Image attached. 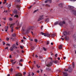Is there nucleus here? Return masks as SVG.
Here are the masks:
<instances>
[{
    "label": "nucleus",
    "instance_id": "nucleus-61",
    "mask_svg": "<svg viewBox=\"0 0 76 76\" xmlns=\"http://www.w3.org/2000/svg\"><path fill=\"white\" fill-rule=\"evenodd\" d=\"M66 57H64L63 58L64 60H65V59H66Z\"/></svg>",
    "mask_w": 76,
    "mask_h": 76
},
{
    "label": "nucleus",
    "instance_id": "nucleus-24",
    "mask_svg": "<svg viewBox=\"0 0 76 76\" xmlns=\"http://www.w3.org/2000/svg\"><path fill=\"white\" fill-rule=\"evenodd\" d=\"M31 50H34V49H35V47L33 46H32L31 47Z\"/></svg>",
    "mask_w": 76,
    "mask_h": 76
},
{
    "label": "nucleus",
    "instance_id": "nucleus-64",
    "mask_svg": "<svg viewBox=\"0 0 76 76\" xmlns=\"http://www.w3.org/2000/svg\"><path fill=\"white\" fill-rule=\"evenodd\" d=\"M31 76V74H30L29 73L28 76Z\"/></svg>",
    "mask_w": 76,
    "mask_h": 76
},
{
    "label": "nucleus",
    "instance_id": "nucleus-35",
    "mask_svg": "<svg viewBox=\"0 0 76 76\" xmlns=\"http://www.w3.org/2000/svg\"><path fill=\"white\" fill-rule=\"evenodd\" d=\"M36 66L38 69H39V68H40V66H38V64H37Z\"/></svg>",
    "mask_w": 76,
    "mask_h": 76
},
{
    "label": "nucleus",
    "instance_id": "nucleus-28",
    "mask_svg": "<svg viewBox=\"0 0 76 76\" xmlns=\"http://www.w3.org/2000/svg\"><path fill=\"white\" fill-rule=\"evenodd\" d=\"M62 48V46L61 45H60L59 47V49H61Z\"/></svg>",
    "mask_w": 76,
    "mask_h": 76
},
{
    "label": "nucleus",
    "instance_id": "nucleus-41",
    "mask_svg": "<svg viewBox=\"0 0 76 76\" xmlns=\"http://www.w3.org/2000/svg\"><path fill=\"white\" fill-rule=\"evenodd\" d=\"M38 10H35L34 11V13H35V12H37V11H38Z\"/></svg>",
    "mask_w": 76,
    "mask_h": 76
},
{
    "label": "nucleus",
    "instance_id": "nucleus-63",
    "mask_svg": "<svg viewBox=\"0 0 76 76\" xmlns=\"http://www.w3.org/2000/svg\"><path fill=\"white\" fill-rule=\"evenodd\" d=\"M19 23H18L17 24V26H19Z\"/></svg>",
    "mask_w": 76,
    "mask_h": 76
},
{
    "label": "nucleus",
    "instance_id": "nucleus-40",
    "mask_svg": "<svg viewBox=\"0 0 76 76\" xmlns=\"http://www.w3.org/2000/svg\"><path fill=\"white\" fill-rule=\"evenodd\" d=\"M16 36V34L14 33L12 34V37H15Z\"/></svg>",
    "mask_w": 76,
    "mask_h": 76
},
{
    "label": "nucleus",
    "instance_id": "nucleus-50",
    "mask_svg": "<svg viewBox=\"0 0 76 76\" xmlns=\"http://www.w3.org/2000/svg\"><path fill=\"white\" fill-rule=\"evenodd\" d=\"M69 1H76V0H68Z\"/></svg>",
    "mask_w": 76,
    "mask_h": 76
},
{
    "label": "nucleus",
    "instance_id": "nucleus-32",
    "mask_svg": "<svg viewBox=\"0 0 76 76\" xmlns=\"http://www.w3.org/2000/svg\"><path fill=\"white\" fill-rule=\"evenodd\" d=\"M40 34H42V35H43L44 36V34H45V33H44L43 32H41V33H40Z\"/></svg>",
    "mask_w": 76,
    "mask_h": 76
},
{
    "label": "nucleus",
    "instance_id": "nucleus-56",
    "mask_svg": "<svg viewBox=\"0 0 76 76\" xmlns=\"http://www.w3.org/2000/svg\"><path fill=\"white\" fill-rule=\"evenodd\" d=\"M19 65H20V66H23L22 64H20V63L19 64Z\"/></svg>",
    "mask_w": 76,
    "mask_h": 76
},
{
    "label": "nucleus",
    "instance_id": "nucleus-13",
    "mask_svg": "<svg viewBox=\"0 0 76 76\" xmlns=\"http://www.w3.org/2000/svg\"><path fill=\"white\" fill-rule=\"evenodd\" d=\"M16 7L18 8V10H20V7L19 5H17L16 6Z\"/></svg>",
    "mask_w": 76,
    "mask_h": 76
},
{
    "label": "nucleus",
    "instance_id": "nucleus-31",
    "mask_svg": "<svg viewBox=\"0 0 76 76\" xmlns=\"http://www.w3.org/2000/svg\"><path fill=\"white\" fill-rule=\"evenodd\" d=\"M34 41L35 42H38V40L37 39H34Z\"/></svg>",
    "mask_w": 76,
    "mask_h": 76
},
{
    "label": "nucleus",
    "instance_id": "nucleus-3",
    "mask_svg": "<svg viewBox=\"0 0 76 76\" xmlns=\"http://www.w3.org/2000/svg\"><path fill=\"white\" fill-rule=\"evenodd\" d=\"M63 24H66V22L64 21H63L62 22H60L59 23V25H60V26H62Z\"/></svg>",
    "mask_w": 76,
    "mask_h": 76
},
{
    "label": "nucleus",
    "instance_id": "nucleus-7",
    "mask_svg": "<svg viewBox=\"0 0 76 76\" xmlns=\"http://www.w3.org/2000/svg\"><path fill=\"white\" fill-rule=\"evenodd\" d=\"M15 76H22V74L19 72L15 74Z\"/></svg>",
    "mask_w": 76,
    "mask_h": 76
},
{
    "label": "nucleus",
    "instance_id": "nucleus-12",
    "mask_svg": "<svg viewBox=\"0 0 76 76\" xmlns=\"http://www.w3.org/2000/svg\"><path fill=\"white\" fill-rule=\"evenodd\" d=\"M52 65V62H50V63L47 65V67H50Z\"/></svg>",
    "mask_w": 76,
    "mask_h": 76
},
{
    "label": "nucleus",
    "instance_id": "nucleus-44",
    "mask_svg": "<svg viewBox=\"0 0 76 76\" xmlns=\"http://www.w3.org/2000/svg\"><path fill=\"white\" fill-rule=\"evenodd\" d=\"M20 48H21V49H23V46H20Z\"/></svg>",
    "mask_w": 76,
    "mask_h": 76
},
{
    "label": "nucleus",
    "instance_id": "nucleus-39",
    "mask_svg": "<svg viewBox=\"0 0 76 76\" xmlns=\"http://www.w3.org/2000/svg\"><path fill=\"white\" fill-rule=\"evenodd\" d=\"M16 2L19 3L20 1V0H16Z\"/></svg>",
    "mask_w": 76,
    "mask_h": 76
},
{
    "label": "nucleus",
    "instance_id": "nucleus-53",
    "mask_svg": "<svg viewBox=\"0 0 76 76\" xmlns=\"http://www.w3.org/2000/svg\"><path fill=\"white\" fill-rule=\"evenodd\" d=\"M26 72H23V75H26Z\"/></svg>",
    "mask_w": 76,
    "mask_h": 76
},
{
    "label": "nucleus",
    "instance_id": "nucleus-51",
    "mask_svg": "<svg viewBox=\"0 0 76 76\" xmlns=\"http://www.w3.org/2000/svg\"><path fill=\"white\" fill-rule=\"evenodd\" d=\"M16 52L17 53H19V51L18 50H16Z\"/></svg>",
    "mask_w": 76,
    "mask_h": 76
},
{
    "label": "nucleus",
    "instance_id": "nucleus-5",
    "mask_svg": "<svg viewBox=\"0 0 76 76\" xmlns=\"http://www.w3.org/2000/svg\"><path fill=\"white\" fill-rule=\"evenodd\" d=\"M43 16H44L43 15L40 16V17H39V19L38 20V21H40V20H41L43 19H44Z\"/></svg>",
    "mask_w": 76,
    "mask_h": 76
},
{
    "label": "nucleus",
    "instance_id": "nucleus-55",
    "mask_svg": "<svg viewBox=\"0 0 76 76\" xmlns=\"http://www.w3.org/2000/svg\"><path fill=\"white\" fill-rule=\"evenodd\" d=\"M48 1L46 0V1H45V3H48Z\"/></svg>",
    "mask_w": 76,
    "mask_h": 76
},
{
    "label": "nucleus",
    "instance_id": "nucleus-17",
    "mask_svg": "<svg viewBox=\"0 0 76 76\" xmlns=\"http://www.w3.org/2000/svg\"><path fill=\"white\" fill-rule=\"evenodd\" d=\"M63 74L64 75H68V74H67V72H63Z\"/></svg>",
    "mask_w": 76,
    "mask_h": 76
},
{
    "label": "nucleus",
    "instance_id": "nucleus-36",
    "mask_svg": "<svg viewBox=\"0 0 76 76\" xmlns=\"http://www.w3.org/2000/svg\"><path fill=\"white\" fill-rule=\"evenodd\" d=\"M16 63V61L14 62H12V65H13L15 64V63Z\"/></svg>",
    "mask_w": 76,
    "mask_h": 76
},
{
    "label": "nucleus",
    "instance_id": "nucleus-60",
    "mask_svg": "<svg viewBox=\"0 0 76 76\" xmlns=\"http://www.w3.org/2000/svg\"><path fill=\"white\" fill-rule=\"evenodd\" d=\"M38 57V56H37V55H35V57H36V58H37Z\"/></svg>",
    "mask_w": 76,
    "mask_h": 76
},
{
    "label": "nucleus",
    "instance_id": "nucleus-29",
    "mask_svg": "<svg viewBox=\"0 0 76 76\" xmlns=\"http://www.w3.org/2000/svg\"><path fill=\"white\" fill-rule=\"evenodd\" d=\"M72 67L73 68H74V67H75V63H74V62H73L72 63Z\"/></svg>",
    "mask_w": 76,
    "mask_h": 76
},
{
    "label": "nucleus",
    "instance_id": "nucleus-18",
    "mask_svg": "<svg viewBox=\"0 0 76 76\" xmlns=\"http://www.w3.org/2000/svg\"><path fill=\"white\" fill-rule=\"evenodd\" d=\"M13 12L14 13H15V14H16V13H17V10H14Z\"/></svg>",
    "mask_w": 76,
    "mask_h": 76
},
{
    "label": "nucleus",
    "instance_id": "nucleus-58",
    "mask_svg": "<svg viewBox=\"0 0 76 76\" xmlns=\"http://www.w3.org/2000/svg\"><path fill=\"white\" fill-rule=\"evenodd\" d=\"M6 45H8V46H10V44H7Z\"/></svg>",
    "mask_w": 76,
    "mask_h": 76
},
{
    "label": "nucleus",
    "instance_id": "nucleus-27",
    "mask_svg": "<svg viewBox=\"0 0 76 76\" xmlns=\"http://www.w3.org/2000/svg\"><path fill=\"white\" fill-rule=\"evenodd\" d=\"M50 44V41H47L46 44L47 45H48V44Z\"/></svg>",
    "mask_w": 76,
    "mask_h": 76
},
{
    "label": "nucleus",
    "instance_id": "nucleus-37",
    "mask_svg": "<svg viewBox=\"0 0 76 76\" xmlns=\"http://www.w3.org/2000/svg\"><path fill=\"white\" fill-rule=\"evenodd\" d=\"M20 28V27H17L15 28V29H19Z\"/></svg>",
    "mask_w": 76,
    "mask_h": 76
},
{
    "label": "nucleus",
    "instance_id": "nucleus-23",
    "mask_svg": "<svg viewBox=\"0 0 76 76\" xmlns=\"http://www.w3.org/2000/svg\"><path fill=\"white\" fill-rule=\"evenodd\" d=\"M46 70H48V71H50L51 70V69H49V68H46Z\"/></svg>",
    "mask_w": 76,
    "mask_h": 76
},
{
    "label": "nucleus",
    "instance_id": "nucleus-20",
    "mask_svg": "<svg viewBox=\"0 0 76 76\" xmlns=\"http://www.w3.org/2000/svg\"><path fill=\"white\" fill-rule=\"evenodd\" d=\"M11 6V4H8V5L7 6V8H9V7H10Z\"/></svg>",
    "mask_w": 76,
    "mask_h": 76
},
{
    "label": "nucleus",
    "instance_id": "nucleus-46",
    "mask_svg": "<svg viewBox=\"0 0 76 76\" xmlns=\"http://www.w3.org/2000/svg\"><path fill=\"white\" fill-rule=\"evenodd\" d=\"M43 49L44 50V51H46L47 50L46 49H45V48H43Z\"/></svg>",
    "mask_w": 76,
    "mask_h": 76
},
{
    "label": "nucleus",
    "instance_id": "nucleus-9",
    "mask_svg": "<svg viewBox=\"0 0 76 76\" xmlns=\"http://www.w3.org/2000/svg\"><path fill=\"white\" fill-rule=\"evenodd\" d=\"M72 12L73 13V15H75V16H76V11L75 10H72Z\"/></svg>",
    "mask_w": 76,
    "mask_h": 76
},
{
    "label": "nucleus",
    "instance_id": "nucleus-21",
    "mask_svg": "<svg viewBox=\"0 0 76 76\" xmlns=\"http://www.w3.org/2000/svg\"><path fill=\"white\" fill-rule=\"evenodd\" d=\"M45 6L46 7H50V5H49L48 4H46L45 5Z\"/></svg>",
    "mask_w": 76,
    "mask_h": 76
},
{
    "label": "nucleus",
    "instance_id": "nucleus-2",
    "mask_svg": "<svg viewBox=\"0 0 76 76\" xmlns=\"http://www.w3.org/2000/svg\"><path fill=\"white\" fill-rule=\"evenodd\" d=\"M15 25V24H11V25H10V28H11V32H13V28H14V27H13V26Z\"/></svg>",
    "mask_w": 76,
    "mask_h": 76
},
{
    "label": "nucleus",
    "instance_id": "nucleus-8",
    "mask_svg": "<svg viewBox=\"0 0 76 76\" xmlns=\"http://www.w3.org/2000/svg\"><path fill=\"white\" fill-rule=\"evenodd\" d=\"M64 39L66 41H69V38L67 36H65L64 37Z\"/></svg>",
    "mask_w": 76,
    "mask_h": 76
},
{
    "label": "nucleus",
    "instance_id": "nucleus-16",
    "mask_svg": "<svg viewBox=\"0 0 76 76\" xmlns=\"http://www.w3.org/2000/svg\"><path fill=\"white\" fill-rule=\"evenodd\" d=\"M32 26H30L28 28V30H27V31H29V30H30V29H32Z\"/></svg>",
    "mask_w": 76,
    "mask_h": 76
},
{
    "label": "nucleus",
    "instance_id": "nucleus-59",
    "mask_svg": "<svg viewBox=\"0 0 76 76\" xmlns=\"http://www.w3.org/2000/svg\"><path fill=\"white\" fill-rule=\"evenodd\" d=\"M61 39H62V41H64V38H61Z\"/></svg>",
    "mask_w": 76,
    "mask_h": 76
},
{
    "label": "nucleus",
    "instance_id": "nucleus-38",
    "mask_svg": "<svg viewBox=\"0 0 76 76\" xmlns=\"http://www.w3.org/2000/svg\"><path fill=\"white\" fill-rule=\"evenodd\" d=\"M10 72H11V73H12V72H13V69H12V68L11 69H10Z\"/></svg>",
    "mask_w": 76,
    "mask_h": 76
},
{
    "label": "nucleus",
    "instance_id": "nucleus-4",
    "mask_svg": "<svg viewBox=\"0 0 76 76\" xmlns=\"http://www.w3.org/2000/svg\"><path fill=\"white\" fill-rule=\"evenodd\" d=\"M69 32H68L67 33L66 31H64L63 33V35L64 36H67V35H69Z\"/></svg>",
    "mask_w": 76,
    "mask_h": 76
},
{
    "label": "nucleus",
    "instance_id": "nucleus-25",
    "mask_svg": "<svg viewBox=\"0 0 76 76\" xmlns=\"http://www.w3.org/2000/svg\"><path fill=\"white\" fill-rule=\"evenodd\" d=\"M10 50L11 51H13V48L12 47L10 48Z\"/></svg>",
    "mask_w": 76,
    "mask_h": 76
},
{
    "label": "nucleus",
    "instance_id": "nucleus-10",
    "mask_svg": "<svg viewBox=\"0 0 76 76\" xmlns=\"http://www.w3.org/2000/svg\"><path fill=\"white\" fill-rule=\"evenodd\" d=\"M72 70L73 69L71 67H70L68 69V71L69 72H72Z\"/></svg>",
    "mask_w": 76,
    "mask_h": 76
},
{
    "label": "nucleus",
    "instance_id": "nucleus-34",
    "mask_svg": "<svg viewBox=\"0 0 76 76\" xmlns=\"http://www.w3.org/2000/svg\"><path fill=\"white\" fill-rule=\"evenodd\" d=\"M6 1H7V0H4L3 3V4H5L6 3Z\"/></svg>",
    "mask_w": 76,
    "mask_h": 76
},
{
    "label": "nucleus",
    "instance_id": "nucleus-49",
    "mask_svg": "<svg viewBox=\"0 0 76 76\" xmlns=\"http://www.w3.org/2000/svg\"><path fill=\"white\" fill-rule=\"evenodd\" d=\"M64 71H66V72H67V71H68V69H64Z\"/></svg>",
    "mask_w": 76,
    "mask_h": 76
},
{
    "label": "nucleus",
    "instance_id": "nucleus-26",
    "mask_svg": "<svg viewBox=\"0 0 76 76\" xmlns=\"http://www.w3.org/2000/svg\"><path fill=\"white\" fill-rule=\"evenodd\" d=\"M58 23V22L57 21L54 23V25H57Z\"/></svg>",
    "mask_w": 76,
    "mask_h": 76
},
{
    "label": "nucleus",
    "instance_id": "nucleus-62",
    "mask_svg": "<svg viewBox=\"0 0 76 76\" xmlns=\"http://www.w3.org/2000/svg\"><path fill=\"white\" fill-rule=\"evenodd\" d=\"M58 60H60V57H58Z\"/></svg>",
    "mask_w": 76,
    "mask_h": 76
},
{
    "label": "nucleus",
    "instance_id": "nucleus-33",
    "mask_svg": "<svg viewBox=\"0 0 76 76\" xmlns=\"http://www.w3.org/2000/svg\"><path fill=\"white\" fill-rule=\"evenodd\" d=\"M47 1H48L49 2V3H51V2H52L51 1V0H46Z\"/></svg>",
    "mask_w": 76,
    "mask_h": 76
},
{
    "label": "nucleus",
    "instance_id": "nucleus-15",
    "mask_svg": "<svg viewBox=\"0 0 76 76\" xmlns=\"http://www.w3.org/2000/svg\"><path fill=\"white\" fill-rule=\"evenodd\" d=\"M49 19L47 18L45 20V22H46L47 23V22H48L49 21Z\"/></svg>",
    "mask_w": 76,
    "mask_h": 76
},
{
    "label": "nucleus",
    "instance_id": "nucleus-43",
    "mask_svg": "<svg viewBox=\"0 0 76 76\" xmlns=\"http://www.w3.org/2000/svg\"><path fill=\"white\" fill-rule=\"evenodd\" d=\"M13 19L11 18H9V20H10V21H11Z\"/></svg>",
    "mask_w": 76,
    "mask_h": 76
},
{
    "label": "nucleus",
    "instance_id": "nucleus-1",
    "mask_svg": "<svg viewBox=\"0 0 76 76\" xmlns=\"http://www.w3.org/2000/svg\"><path fill=\"white\" fill-rule=\"evenodd\" d=\"M56 36V34H50L49 33H45V34H44L45 37H54V36Z\"/></svg>",
    "mask_w": 76,
    "mask_h": 76
},
{
    "label": "nucleus",
    "instance_id": "nucleus-52",
    "mask_svg": "<svg viewBox=\"0 0 76 76\" xmlns=\"http://www.w3.org/2000/svg\"><path fill=\"white\" fill-rule=\"evenodd\" d=\"M13 61H14V60H11V63H13Z\"/></svg>",
    "mask_w": 76,
    "mask_h": 76
},
{
    "label": "nucleus",
    "instance_id": "nucleus-45",
    "mask_svg": "<svg viewBox=\"0 0 76 76\" xmlns=\"http://www.w3.org/2000/svg\"><path fill=\"white\" fill-rule=\"evenodd\" d=\"M31 76H34V74L33 72H32L31 73Z\"/></svg>",
    "mask_w": 76,
    "mask_h": 76
},
{
    "label": "nucleus",
    "instance_id": "nucleus-54",
    "mask_svg": "<svg viewBox=\"0 0 76 76\" xmlns=\"http://www.w3.org/2000/svg\"><path fill=\"white\" fill-rule=\"evenodd\" d=\"M31 7H32V6H30V7H28V9H31Z\"/></svg>",
    "mask_w": 76,
    "mask_h": 76
},
{
    "label": "nucleus",
    "instance_id": "nucleus-30",
    "mask_svg": "<svg viewBox=\"0 0 76 76\" xmlns=\"http://www.w3.org/2000/svg\"><path fill=\"white\" fill-rule=\"evenodd\" d=\"M5 30H8V26H7V27L5 26Z\"/></svg>",
    "mask_w": 76,
    "mask_h": 76
},
{
    "label": "nucleus",
    "instance_id": "nucleus-42",
    "mask_svg": "<svg viewBox=\"0 0 76 76\" xmlns=\"http://www.w3.org/2000/svg\"><path fill=\"white\" fill-rule=\"evenodd\" d=\"M3 45H4L6 44V43H5V42H3Z\"/></svg>",
    "mask_w": 76,
    "mask_h": 76
},
{
    "label": "nucleus",
    "instance_id": "nucleus-11",
    "mask_svg": "<svg viewBox=\"0 0 76 76\" xmlns=\"http://www.w3.org/2000/svg\"><path fill=\"white\" fill-rule=\"evenodd\" d=\"M12 47L13 48H16V49H17V48H18V47H16L15 44L13 45Z\"/></svg>",
    "mask_w": 76,
    "mask_h": 76
},
{
    "label": "nucleus",
    "instance_id": "nucleus-14",
    "mask_svg": "<svg viewBox=\"0 0 76 76\" xmlns=\"http://www.w3.org/2000/svg\"><path fill=\"white\" fill-rule=\"evenodd\" d=\"M58 5L59 6H60V7H63V4L61 3L59 4Z\"/></svg>",
    "mask_w": 76,
    "mask_h": 76
},
{
    "label": "nucleus",
    "instance_id": "nucleus-48",
    "mask_svg": "<svg viewBox=\"0 0 76 76\" xmlns=\"http://www.w3.org/2000/svg\"><path fill=\"white\" fill-rule=\"evenodd\" d=\"M39 57L40 58H41V59L42 58V57L41 56L39 55Z\"/></svg>",
    "mask_w": 76,
    "mask_h": 76
},
{
    "label": "nucleus",
    "instance_id": "nucleus-19",
    "mask_svg": "<svg viewBox=\"0 0 76 76\" xmlns=\"http://www.w3.org/2000/svg\"><path fill=\"white\" fill-rule=\"evenodd\" d=\"M58 60H56L54 61V63H55V64H57V63H58Z\"/></svg>",
    "mask_w": 76,
    "mask_h": 76
},
{
    "label": "nucleus",
    "instance_id": "nucleus-6",
    "mask_svg": "<svg viewBox=\"0 0 76 76\" xmlns=\"http://www.w3.org/2000/svg\"><path fill=\"white\" fill-rule=\"evenodd\" d=\"M68 7H69L70 10H72L73 9H75V7L69 5Z\"/></svg>",
    "mask_w": 76,
    "mask_h": 76
},
{
    "label": "nucleus",
    "instance_id": "nucleus-22",
    "mask_svg": "<svg viewBox=\"0 0 76 76\" xmlns=\"http://www.w3.org/2000/svg\"><path fill=\"white\" fill-rule=\"evenodd\" d=\"M14 16V18H18L19 17V16L17 15H15Z\"/></svg>",
    "mask_w": 76,
    "mask_h": 76
},
{
    "label": "nucleus",
    "instance_id": "nucleus-57",
    "mask_svg": "<svg viewBox=\"0 0 76 76\" xmlns=\"http://www.w3.org/2000/svg\"><path fill=\"white\" fill-rule=\"evenodd\" d=\"M4 49L5 50H6V49H7V50H8V47H7L6 48H5Z\"/></svg>",
    "mask_w": 76,
    "mask_h": 76
},
{
    "label": "nucleus",
    "instance_id": "nucleus-47",
    "mask_svg": "<svg viewBox=\"0 0 76 76\" xmlns=\"http://www.w3.org/2000/svg\"><path fill=\"white\" fill-rule=\"evenodd\" d=\"M6 39L7 41H9V38L8 37H7L6 38Z\"/></svg>",
    "mask_w": 76,
    "mask_h": 76
}]
</instances>
